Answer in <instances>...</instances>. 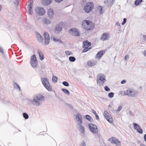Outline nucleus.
Instances as JSON below:
<instances>
[{
    "instance_id": "1",
    "label": "nucleus",
    "mask_w": 146,
    "mask_h": 146,
    "mask_svg": "<svg viewBox=\"0 0 146 146\" xmlns=\"http://www.w3.org/2000/svg\"><path fill=\"white\" fill-rule=\"evenodd\" d=\"M44 100V96L38 95L33 96L32 99H31L29 100V101L31 102L34 106H39L41 105L42 101Z\"/></svg>"
},
{
    "instance_id": "2",
    "label": "nucleus",
    "mask_w": 146,
    "mask_h": 146,
    "mask_svg": "<svg viewBox=\"0 0 146 146\" xmlns=\"http://www.w3.org/2000/svg\"><path fill=\"white\" fill-rule=\"evenodd\" d=\"M94 4L93 2L90 1L87 2L83 8L84 11L86 13L91 12L94 9Z\"/></svg>"
},
{
    "instance_id": "3",
    "label": "nucleus",
    "mask_w": 146,
    "mask_h": 146,
    "mask_svg": "<svg viewBox=\"0 0 146 146\" xmlns=\"http://www.w3.org/2000/svg\"><path fill=\"white\" fill-rule=\"evenodd\" d=\"M91 45V43L88 40L84 41L82 42V48L84 49L82 51L83 52H85L90 50L92 47H90Z\"/></svg>"
},
{
    "instance_id": "4",
    "label": "nucleus",
    "mask_w": 146,
    "mask_h": 146,
    "mask_svg": "<svg viewBox=\"0 0 146 146\" xmlns=\"http://www.w3.org/2000/svg\"><path fill=\"white\" fill-rule=\"evenodd\" d=\"M42 83L46 89L49 91H51L52 88L50 85L48 79L46 78H42L41 79Z\"/></svg>"
},
{
    "instance_id": "5",
    "label": "nucleus",
    "mask_w": 146,
    "mask_h": 146,
    "mask_svg": "<svg viewBox=\"0 0 146 146\" xmlns=\"http://www.w3.org/2000/svg\"><path fill=\"white\" fill-rule=\"evenodd\" d=\"M124 94L125 95H128L129 97H134L137 96L138 92L135 89L132 88H129L126 92H124Z\"/></svg>"
},
{
    "instance_id": "6",
    "label": "nucleus",
    "mask_w": 146,
    "mask_h": 146,
    "mask_svg": "<svg viewBox=\"0 0 146 146\" xmlns=\"http://www.w3.org/2000/svg\"><path fill=\"white\" fill-rule=\"evenodd\" d=\"M106 76L103 74H99L97 76V82L98 84H100L101 82L102 84L106 81Z\"/></svg>"
},
{
    "instance_id": "7",
    "label": "nucleus",
    "mask_w": 146,
    "mask_h": 146,
    "mask_svg": "<svg viewBox=\"0 0 146 146\" xmlns=\"http://www.w3.org/2000/svg\"><path fill=\"white\" fill-rule=\"evenodd\" d=\"M69 32L71 33L72 36H79L80 35V32L79 30L76 28H73L69 30Z\"/></svg>"
},
{
    "instance_id": "8",
    "label": "nucleus",
    "mask_w": 146,
    "mask_h": 146,
    "mask_svg": "<svg viewBox=\"0 0 146 146\" xmlns=\"http://www.w3.org/2000/svg\"><path fill=\"white\" fill-rule=\"evenodd\" d=\"M104 115L106 119L110 123H112L113 119L112 116L107 111L105 110L104 111Z\"/></svg>"
},
{
    "instance_id": "9",
    "label": "nucleus",
    "mask_w": 146,
    "mask_h": 146,
    "mask_svg": "<svg viewBox=\"0 0 146 146\" xmlns=\"http://www.w3.org/2000/svg\"><path fill=\"white\" fill-rule=\"evenodd\" d=\"M89 127L90 131L93 133H96L98 132L97 127L96 125L92 123H90L89 124Z\"/></svg>"
},
{
    "instance_id": "10",
    "label": "nucleus",
    "mask_w": 146,
    "mask_h": 146,
    "mask_svg": "<svg viewBox=\"0 0 146 146\" xmlns=\"http://www.w3.org/2000/svg\"><path fill=\"white\" fill-rule=\"evenodd\" d=\"M111 143H115L117 146H121L120 141L115 137H112L109 139Z\"/></svg>"
},
{
    "instance_id": "11",
    "label": "nucleus",
    "mask_w": 146,
    "mask_h": 146,
    "mask_svg": "<svg viewBox=\"0 0 146 146\" xmlns=\"http://www.w3.org/2000/svg\"><path fill=\"white\" fill-rule=\"evenodd\" d=\"M110 37V34L107 33H104L101 36L100 40L102 41L107 40Z\"/></svg>"
},
{
    "instance_id": "12",
    "label": "nucleus",
    "mask_w": 146,
    "mask_h": 146,
    "mask_svg": "<svg viewBox=\"0 0 146 146\" xmlns=\"http://www.w3.org/2000/svg\"><path fill=\"white\" fill-rule=\"evenodd\" d=\"M77 123L78 125L81 124L83 121V119L82 116L79 113L77 114L76 115Z\"/></svg>"
},
{
    "instance_id": "13",
    "label": "nucleus",
    "mask_w": 146,
    "mask_h": 146,
    "mask_svg": "<svg viewBox=\"0 0 146 146\" xmlns=\"http://www.w3.org/2000/svg\"><path fill=\"white\" fill-rule=\"evenodd\" d=\"M64 22L63 21L57 24L56 26L55 30L57 31H61L63 27Z\"/></svg>"
},
{
    "instance_id": "14",
    "label": "nucleus",
    "mask_w": 146,
    "mask_h": 146,
    "mask_svg": "<svg viewBox=\"0 0 146 146\" xmlns=\"http://www.w3.org/2000/svg\"><path fill=\"white\" fill-rule=\"evenodd\" d=\"M133 125L134 128L137 130L138 132L140 134L143 133V131L142 129L138 124L136 123H133Z\"/></svg>"
},
{
    "instance_id": "15",
    "label": "nucleus",
    "mask_w": 146,
    "mask_h": 146,
    "mask_svg": "<svg viewBox=\"0 0 146 146\" xmlns=\"http://www.w3.org/2000/svg\"><path fill=\"white\" fill-rule=\"evenodd\" d=\"M47 14L49 18L51 19H52L54 14L53 9L51 8L49 9L47 11Z\"/></svg>"
},
{
    "instance_id": "16",
    "label": "nucleus",
    "mask_w": 146,
    "mask_h": 146,
    "mask_svg": "<svg viewBox=\"0 0 146 146\" xmlns=\"http://www.w3.org/2000/svg\"><path fill=\"white\" fill-rule=\"evenodd\" d=\"M37 13L40 16L44 15L45 13L44 9L42 7H38L37 8Z\"/></svg>"
},
{
    "instance_id": "17",
    "label": "nucleus",
    "mask_w": 146,
    "mask_h": 146,
    "mask_svg": "<svg viewBox=\"0 0 146 146\" xmlns=\"http://www.w3.org/2000/svg\"><path fill=\"white\" fill-rule=\"evenodd\" d=\"M114 2V0H105L104 3L109 7H110L113 5Z\"/></svg>"
},
{
    "instance_id": "18",
    "label": "nucleus",
    "mask_w": 146,
    "mask_h": 146,
    "mask_svg": "<svg viewBox=\"0 0 146 146\" xmlns=\"http://www.w3.org/2000/svg\"><path fill=\"white\" fill-rule=\"evenodd\" d=\"M86 24L85 22H84V20L82 22V24L83 29L88 31H91L93 30V26H91L90 27H89L88 26H86Z\"/></svg>"
},
{
    "instance_id": "19",
    "label": "nucleus",
    "mask_w": 146,
    "mask_h": 146,
    "mask_svg": "<svg viewBox=\"0 0 146 146\" xmlns=\"http://www.w3.org/2000/svg\"><path fill=\"white\" fill-rule=\"evenodd\" d=\"M106 51L105 50H101L98 52L96 55V58L100 59L102 57L104 54L105 53Z\"/></svg>"
},
{
    "instance_id": "20",
    "label": "nucleus",
    "mask_w": 146,
    "mask_h": 146,
    "mask_svg": "<svg viewBox=\"0 0 146 146\" xmlns=\"http://www.w3.org/2000/svg\"><path fill=\"white\" fill-rule=\"evenodd\" d=\"M78 127L79 128L80 132V135L81 136H83L84 135L85 133V130L84 127L82 126L81 124L78 125Z\"/></svg>"
},
{
    "instance_id": "21",
    "label": "nucleus",
    "mask_w": 146,
    "mask_h": 146,
    "mask_svg": "<svg viewBox=\"0 0 146 146\" xmlns=\"http://www.w3.org/2000/svg\"><path fill=\"white\" fill-rule=\"evenodd\" d=\"M84 22L86 24V26H88V27H90L91 26H92L93 27V29L94 28V26L92 25V22L89 20H84Z\"/></svg>"
},
{
    "instance_id": "22",
    "label": "nucleus",
    "mask_w": 146,
    "mask_h": 146,
    "mask_svg": "<svg viewBox=\"0 0 146 146\" xmlns=\"http://www.w3.org/2000/svg\"><path fill=\"white\" fill-rule=\"evenodd\" d=\"M37 52L38 54L40 59L41 60H43L44 58V56L43 52L39 50H38Z\"/></svg>"
},
{
    "instance_id": "23",
    "label": "nucleus",
    "mask_w": 146,
    "mask_h": 146,
    "mask_svg": "<svg viewBox=\"0 0 146 146\" xmlns=\"http://www.w3.org/2000/svg\"><path fill=\"white\" fill-rule=\"evenodd\" d=\"M30 62L31 66L33 68L36 67L38 64L37 60L31 61Z\"/></svg>"
},
{
    "instance_id": "24",
    "label": "nucleus",
    "mask_w": 146,
    "mask_h": 146,
    "mask_svg": "<svg viewBox=\"0 0 146 146\" xmlns=\"http://www.w3.org/2000/svg\"><path fill=\"white\" fill-rule=\"evenodd\" d=\"M52 1V0H44L43 1V3L45 5H48L50 4Z\"/></svg>"
},
{
    "instance_id": "25",
    "label": "nucleus",
    "mask_w": 146,
    "mask_h": 146,
    "mask_svg": "<svg viewBox=\"0 0 146 146\" xmlns=\"http://www.w3.org/2000/svg\"><path fill=\"white\" fill-rule=\"evenodd\" d=\"M13 86L14 88L18 90L19 91H21L20 86L17 84L15 83H14L13 84Z\"/></svg>"
},
{
    "instance_id": "26",
    "label": "nucleus",
    "mask_w": 146,
    "mask_h": 146,
    "mask_svg": "<svg viewBox=\"0 0 146 146\" xmlns=\"http://www.w3.org/2000/svg\"><path fill=\"white\" fill-rule=\"evenodd\" d=\"M43 23L46 24L48 25L51 23L50 21L46 18H44L43 19Z\"/></svg>"
},
{
    "instance_id": "27",
    "label": "nucleus",
    "mask_w": 146,
    "mask_h": 146,
    "mask_svg": "<svg viewBox=\"0 0 146 146\" xmlns=\"http://www.w3.org/2000/svg\"><path fill=\"white\" fill-rule=\"evenodd\" d=\"M96 64L95 62L92 60H89L88 62V64L90 66H94Z\"/></svg>"
},
{
    "instance_id": "28",
    "label": "nucleus",
    "mask_w": 146,
    "mask_h": 146,
    "mask_svg": "<svg viewBox=\"0 0 146 146\" xmlns=\"http://www.w3.org/2000/svg\"><path fill=\"white\" fill-rule=\"evenodd\" d=\"M27 8L29 10V13L30 15H31L33 13V11L32 10V6L31 5H28L27 6Z\"/></svg>"
},
{
    "instance_id": "29",
    "label": "nucleus",
    "mask_w": 146,
    "mask_h": 146,
    "mask_svg": "<svg viewBox=\"0 0 146 146\" xmlns=\"http://www.w3.org/2000/svg\"><path fill=\"white\" fill-rule=\"evenodd\" d=\"M36 34L38 40L41 41L42 40V38L41 35L38 32H36Z\"/></svg>"
},
{
    "instance_id": "30",
    "label": "nucleus",
    "mask_w": 146,
    "mask_h": 146,
    "mask_svg": "<svg viewBox=\"0 0 146 146\" xmlns=\"http://www.w3.org/2000/svg\"><path fill=\"white\" fill-rule=\"evenodd\" d=\"M45 41L44 43L46 45L49 44L50 41V37L44 38Z\"/></svg>"
},
{
    "instance_id": "31",
    "label": "nucleus",
    "mask_w": 146,
    "mask_h": 146,
    "mask_svg": "<svg viewBox=\"0 0 146 146\" xmlns=\"http://www.w3.org/2000/svg\"><path fill=\"white\" fill-rule=\"evenodd\" d=\"M98 10L99 13L100 14H103L104 13V11H103V7L101 6H98Z\"/></svg>"
},
{
    "instance_id": "32",
    "label": "nucleus",
    "mask_w": 146,
    "mask_h": 146,
    "mask_svg": "<svg viewBox=\"0 0 146 146\" xmlns=\"http://www.w3.org/2000/svg\"><path fill=\"white\" fill-rule=\"evenodd\" d=\"M85 116L86 118L89 120L90 122H92L93 121V119L90 115H86Z\"/></svg>"
},
{
    "instance_id": "33",
    "label": "nucleus",
    "mask_w": 146,
    "mask_h": 146,
    "mask_svg": "<svg viewBox=\"0 0 146 146\" xmlns=\"http://www.w3.org/2000/svg\"><path fill=\"white\" fill-rule=\"evenodd\" d=\"M142 1V0H136L135 1V5L137 6L140 4Z\"/></svg>"
},
{
    "instance_id": "34",
    "label": "nucleus",
    "mask_w": 146,
    "mask_h": 146,
    "mask_svg": "<svg viewBox=\"0 0 146 146\" xmlns=\"http://www.w3.org/2000/svg\"><path fill=\"white\" fill-rule=\"evenodd\" d=\"M36 61V60H37L36 57V56L35 54H33V55L31 57V60L30 61Z\"/></svg>"
},
{
    "instance_id": "35",
    "label": "nucleus",
    "mask_w": 146,
    "mask_h": 146,
    "mask_svg": "<svg viewBox=\"0 0 146 146\" xmlns=\"http://www.w3.org/2000/svg\"><path fill=\"white\" fill-rule=\"evenodd\" d=\"M55 42H58L62 44H64V42L63 41H62L61 39H58L56 37L55 39V40L54 41Z\"/></svg>"
},
{
    "instance_id": "36",
    "label": "nucleus",
    "mask_w": 146,
    "mask_h": 146,
    "mask_svg": "<svg viewBox=\"0 0 146 146\" xmlns=\"http://www.w3.org/2000/svg\"><path fill=\"white\" fill-rule=\"evenodd\" d=\"M69 61L71 62H74L76 60V58L73 56H70L69 58Z\"/></svg>"
},
{
    "instance_id": "37",
    "label": "nucleus",
    "mask_w": 146,
    "mask_h": 146,
    "mask_svg": "<svg viewBox=\"0 0 146 146\" xmlns=\"http://www.w3.org/2000/svg\"><path fill=\"white\" fill-rule=\"evenodd\" d=\"M61 90L65 94L67 95H69L70 94L68 90L64 88H62Z\"/></svg>"
},
{
    "instance_id": "38",
    "label": "nucleus",
    "mask_w": 146,
    "mask_h": 146,
    "mask_svg": "<svg viewBox=\"0 0 146 146\" xmlns=\"http://www.w3.org/2000/svg\"><path fill=\"white\" fill-rule=\"evenodd\" d=\"M23 117L25 119H27L29 118V116L26 113H23Z\"/></svg>"
},
{
    "instance_id": "39",
    "label": "nucleus",
    "mask_w": 146,
    "mask_h": 146,
    "mask_svg": "<svg viewBox=\"0 0 146 146\" xmlns=\"http://www.w3.org/2000/svg\"><path fill=\"white\" fill-rule=\"evenodd\" d=\"M44 38H48L50 37L49 35L48 32H44Z\"/></svg>"
},
{
    "instance_id": "40",
    "label": "nucleus",
    "mask_w": 146,
    "mask_h": 146,
    "mask_svg": "<svg viewBox=\"0 0 146 146\" xmlns=\"http://www.w3.org/2000/svg\"><path fill=\"white\" fill-rule=\"evenodd\" d=\"M57 78L55 76H53L52 78V81L54 82H57Z\"/></svg>"
},
{
    "instance_id": "41",
    "label": "nucleus",
    "mask_w": 146,
    "mask_h": 146,
    "mask_svg": "<svg viewBox=\"0 0 146 146\" xmlns=\"http://www.w3.org/2000/svg\"><path fill=\"white\" fill-rule=\"evenodd\" d=\"M65 54L67 55H70L72 54V52L70 51H66L65 52Z\"/></svg>"
},
{
    "instance_id": "42",
    "label": "nucleus",
    "mask_w": 146,
    "mask_h": 146,
    "mask_svg": "<svg viewBox=\"0 0 146 146\" xmlns=\"http://www.w3.org/2000/svg\"><path fill=\"white\" fill-rule=\"evenodd\" d=\"M62 84L65 86L68 87L69 86V84L68 82L66 81H64L62 82Z\"/></svg>"
},
{
    "instance_id": "43",
    "label": "nucleus",
    "mask_w": 146,
    "mask_h": 146,
    "mask_svg": "<svg viewBox=\"0 0 146 146\" xmlns=\"http://www.w3.org/2000/svg\"><path fill=\"white\" fill-rule=\"evenodd\" d=\"M114 93L113 92H111L108 94V96L110 98H112L114 96Z\"/></svg>"
},
{
    "instance_id": "44",
    "label": "nucleus",
    "mask_w": 146,
    "mask_h": 146,
    "mask_svg": "<svg viewBox=\"0 0 146 146\" xmlns=\"http://www.w3.org/2000/svg\"><path fill=\"white\" fill-rule=\"evenodd\" d=\"M122 108V107L121 106H119V107H118L117 110L116 111L118 113L121 110V109Z\"/></svg>"
},
{
    "instance_id": "45",
    "label": "nucleus",
    "mask_w": 146,
    "mask_h": 146,
    "mask_svg": "<svg viewBox=\"0 0 146 146\" xmlns=\"http://www.w3.org/2000/svg\"><path fill=\"white\" fill-rule=\"evenodd\" d=\"M127 21V19L124 18L123 19V21L121 23V25H124L126 23Z\"/></svg>"
},
{
    "instance_id": "46",
    "label": "nucleus",
    "mask_w": 146,
    "mask_h": 146,
    "mask_svg": "<svg viewBox=\"0 0 146 146\" xmlns=\"http://www.w3.org/2000/svg\"><path fill=\"white\" fill-rule=\"evenodd\" d=\"M104 89L106 91H108L110 90V88L107 86H106L104 87Z\"/></svg>"
},
{
    "instance_id": "47",
    "label": "nucleus",
    "mask_w": 146,
    "mask_h": 146,
    "mask_svg": "<svg viewBox=\"0 0 146 146\" xmlns=\"http://www.w3.org/2000/svg\"><path fill=\"white\" fill-rule=\"evenodd\" d=\"M56 38V37L53 35H52L51 36V39L53 41L55 40Z\"/></svg>"
},
{
    "instance_id": "48",
    "label": "nucleus",
    "mask_w": 146,
    "mask_h": 146,
    "mask_svg": "<svg viewBox=\"0 0 146 146\" xmlns=\"http://www.w3.org/2000/svg\"><path fill=\"white\" fill-rule=\"evenodd\" d=\"M14 4L17 6H18L19 5V2L18 0H15V2H14Z\"/></svg>"
},
{
    "instance_id": "49",
    "label": "nucleus",
    "mask_w": 146,
    "mask_h": 146,
    "mask_svg": "<svg viewBox=\"0 0 146 146\" xmlns=\"http://www.w3.org/2000/svg\"><path fill=\"white\" fill-rule=\"evenodd\" d=\"M0 52L2 54H3L4 53L3 50L1 46H0Z\"/></svg>"
},
{
    "instance_id": "50",
    "label": "nucleus",
    "mask_w": 146,
    "mask_h": 146,
    "mask_svg": "<svg viewBox=\"0 0 146 146\" xmlns=\"http://www.w3.org/2000/svg\"><path fill=\"white\" fill-rule=\"evenodd\" d=\"M80 146H86V143L84 141H83L82 143L80 145Z\"/></svg>"
},
{
    "instance_id": "51",
    "label": "nucleus",
    "mask_w": 146,
    "mask_h": 146,
    "mask_svg": "<svg viewBox=\"0 0 146 146\" xmlns=\"http://www.w3.org/2000/svg\"><path fill=\"white\" fill-rule=\"evenodd\" d=\"M92 113H93L94 115H95L97 114L96 113V112L94 110H92Z\"/></svg>"
},
{
    "instance_id": "52",
    "label": "nucleus",
    "mask_w": 146,
    "mask_h": 146,
    "mask_svg": "<svg viewBox=\"0 0 146 146\" xmlns=\"http://www.w3.org/2000/svg\"><path fill=\"white\" fill-rule=\"evenodd\" d=\"M129 58L128 56L127 55H125V59L126 60L128 59Z\"/></svg>"
},
{
    "instance_id": "53",
    "label": "nucleus",
    "mask_w": 146,
    "mask_h": 146,
    "mask_svg": "<svg viewBox=\"0 0 146 146\" xmlns=\"http://www.w3.org/2000/svg\"><path fill=\"white\" fill-rule=\"evenodd\" d=\"M129 114L131 116H133L134 115V114L133 112L131 111H129Z\"/></svg>"
},
{
    "instance_id": "54",
    "label": "nucleus",
    "mask_w": 146,
    "mask_h": 146,
    "mask_svg": "<svg viewBox=\"0 0 146 146\" xmlns=\"http://www.w3.org/2000/svg\"><path fill=\"white\" fill-rule=\"evenodd\" d=\"M126 80H123L121 81V84H124L126 82Z\"/></svg>"
},
{
    "instance_id": "55",
    "label": "nucleus",
    "mask_w": 146,
    "mask_h": 146,
    "mask_svg": "<svg viewBox=\"0 0 146 146\" xmlns=\"http://www.w3.org/2000/svg\"><path fill=\"white\" fill-rule=\"evenodd\" d=\"M41 67L42 69H44L45 68V66L44 64H42L41 66Z\"/></svg>"
},
{
    "instance_id": "56",
    "label": "nucleus",
    "mask_w": 146,
    "mask_h": 146,
    "mask_svg": "<svg viewBox=\"0 0 146 146\" xmlns=\"http://www.w3.org/2000/svg\"><path fill=\"white\" fill-rule=\"evenodd\" d=\"M33 1H30V4L28 5H31L32 6H33Z\"/></svg>"
},
{
    "instance_id": "57",
    "label": "nucleus",
    "mask_w": 146,
    "mask_h": 146,
    "mask_svg": "<svg viewBox=\"0 0 146 146\" xmlns=\"http://www.w3.org/2000/svg\"><path fill=\"white\" fill-rule=\"evenodd\" d=\"M143 54L146 57V50L143 52Z\"/></svg>"
},
{
    "instance_id": "58",
    "label": "nucleus",
    "mask_w": 146,
    "mask_h": 146,
    "mask_svg": "<svg viewBox=\"0 0 146 146\" xmlns=\"http://www.w3.org/2000/svg\"><path fill=\"white\" fill-rule=\"evenodd\" d=\"M63 0H55V1L58 3H60Z\"/></svg>"
},
{
    "instance_id": "59",
    "label": "nucleus",
    "mask_w": 146,
    "mask_h": 146,
    "mask_svg": "<svg viewBox=\"0 0 146 146\" xmlns=\"http://www.w3.org/2000/svg\"><path fill=\"white\" fill-rule=\"evenodd\" d=\"M95 115L96 116V119L98 120L99 119V117H98V115L97 114V113Z\"/></svg>"
},
{
    "instance_id": "60",
    "label": "nucleus",
    "mask_w": 146,
    "mask_h": 146,
    "mask_svg": "<svg viewBox=\"0 0 146 146\" xmlns=\"http://www.w3.org/2000/svg\"><path fill=\"white\" fill-rule=\"evenodd\" d=\"M143 38H144V39L146 40V35H144L143 36Z\"/></svg>"
},
{
    "instance_id": "61",
    "label": "nucleus",
    "mask_w": 146,
    "mask_h": 146,
    "mask_svg": "<svg viewBox=\"0 0 146 146\" xmlns=\"http://www.w3.org/2000/svg\"><path fill=\"white\" fill-rule=\"evenodd\" d=\"M67 105L70 108H72V106L71 105L68 104Z\"/></svg>"
},
{
    "instance_id": "62",
    "label": "nucleus",
    "mask_w": 146,
    "mask_h": 146,
    "mask_svg": "<svg viewBox=\"0 0 146 146\" xmlns=\"http://www.w3.org/2000/svg\"><path fill=\"white\" fill-rule=\"evenodd\" d=\"M144 138L145 141L146 142V134L145 135L144 137Z\"/></svg>"
},
{
    "instance_id": "63",
    "label": "nucleus",
    "mask_w": 146,
    "mask_h": 146,
    "mask_svg": "<svg viewBox=\"0 0 146 146\" xmlns=\"http://www.w3.org/2000/svg\"><path fill=\"white\" fill-rule=\"evenodd\" d=\"M116 25L118 26H120V23H119V22H117L116 23Z\"/></svg>"
},
{
    "instance_id": "64",
    "label": "nucleus",
    "mask_w": 146,
    "mask_h": 146,
    "mask_svg": "<svg viewBox=\"0 0 146 146\" xmlns=\"http://www.w3.org/2000/svg\"><path fill=\"white\" fill-rule=\"evenodd\" d=\"M2 9V6L1 5H0V11H1Z\"/></svg>"
}]
</instances>
